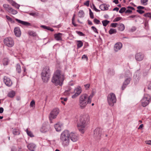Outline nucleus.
<instances>
[{
  "label": "nucleus",
  "mask_w": 151,
  "mask_h": 151,
  "mask_svg": "<svg viewBox=\"0 0 151 151\" xmlns=\"http://www.w3.org/2000/svg\"><path fill=\"white\" fill-rule=\"evenodd\" d=\"M132 12V11L129 9H127L126 10V11L125 12L126 13H131Z\"/></svg>",
  "instance_id": "61"
},
{
  "label": "nucleus",
  "mask_w": 151,
  "mask_h": 151,
  "mask_svg": "<svg viewBox=\"0 0 151 151\" xmlns=\"http://www.w3.org/2000/svg\"><path fill=\"white\" fill-rule=\"evenodd\" d=\"M30 15L32 16H37L38 15V14H36L35 13L32 12L30 13Z\"/></svg>",
  "instance_id": "53"
},
{
  "label": "nucleus",
  "mask_w": 151,
  "mask_h": 151,
  "mask_svg": "<svg viewBox=\"0 0 151 151\" xmlns=\"http://www.w3.org/2000/svg\"><path fill=\"white\" fill-rule=\"evenodd\" d=\"M133 77L134 81L137 83L140 78V73L138 70L135 73Z\"/></svg>",
  "instance_id": "12"
},
{
  "label": "nucleus",
  "mask_w": 151,
  "mask_h": 151,
  "mask_svg": "<svg viewBox=\"0 0 151 151\" xmlns=\"http://www.w3.org/2000/svg\"><path fill=\"white\" fill-rule=\"evenodd\" d=\"M89 14H90V17L91 18V19H93L94 18V16H93V13L92 12H91V13H89Z\"/></svg>",
  "instance_id": "59"
},
{
  "label": "nucleus",
  "mask_w": 151,
  "mask_h": 151,
  "mask_svg": "<svg viewBox=\"0 0 151 151\" xmlns=\"http://www.w3.org/2000/svg\"><path fill=\"white\" fill-rule=\"evenodd\" d=\"M78 15L80 18L83 17L84 16V12L82 10H80L78 13Z\"/></svg>",
  "instance_id": "30"
},
{
  "label": "nucleus",
  "mask_w": 151,
  "mask_h": 151,
  "mask_svg": "<svg viewBox=\"0 0 151 151\" xmlns=\"http://www.w3.org/2000/svg\"><path fill=\"white\" fill-rule=\"evenodd\" d=\"M59 112V109L57 108L53 109L51 111L49 116V118L50 120V122L51 123H52L51 120L55 118Z\"/></svg>",
  "instance_id": "9"
},
{
  "label": "nucleus",
  "mask_w": 151,
  "mask_h": 151,
  "mask_svg": "<svg viewBox=\"0 0 151 151\" xmlns=\"http://www.w3.org/2000/svg\"><path fill=\"white\" fill-rule=\"evenodd\" d=\"M35 103L34 100H32L30 103V106L31 107H32L35 105Z\"/></svg>",
  "instance_id": "46"
},
{
  "label": "nucleus",
  "mask_w": 151,
  "mask_h": 151,
  "mask_svg": "<svg viewBox=\"0 0 151 151\" xmlns=\"http://www.w3.org/2000/svg\"><path fill=\"white\" fill-rule=\"evenodd\" d=\"M62 34L59 33L54 35L55 40L57 41H60L62 40Z\"/></svg>",
  "instance_id": "20"
},
{
  "label": "nucleus",
  "mask_w": 151,
  "mask_h": 151,
  "mask_svg": "<svg viewBox=\"0 0 151 151\" xmlns=\"http://www.w3.org/2000/svg\"><path fill=\"white\" fill-rule=\"evenodd\" d=\"M93 22L96 24H99L100 23V21L96 18L93 19Z\"/></svg>",
  "instance_id": "43"
},
{
  "label": "nucleus",
  "mask_w": 151,
  "mask_h": 151,
  "mask_svg": "<svg viewBox=\"0 0 151 151\" xmlns=\"http://www.w3.org/2000/svg\"><path fill=\"white\" fill-rule=\"evenodd\" d=\"M69 136L71 140L73 142H76L78 139V134L76 133L71 132L69 133Z\"/></svg>",
  "instance_id": "11"
},
{
  "label": "nucleus",
  "mask_w": 151,
  "mask_h": 151,
  "mask_svg": "<svg viewBox=\"0 0 151 151\" xmlns=\"http://www.w3.org/2000/svg\"><path fill=\"white\" fill-rule=\"evenodd\" d=\"M15 95V93L14 91H11L9 92L8 94V96L10 98L14 97Z\"/></svg>",
  "instance_id": "32"
},
{
  "label": "nucleus",
  "mask_w": 151,
  "mask_h": 151,
  "mask_svg": "<svg viewBox=\"0 0 151 151\" xmlns=\"http://www.w3.org/2000/svg\"><path fill=\"white\" fill-rule=\"evenodd\" d=\"M89 121V116L88 114L81 115L80 116L77 125L78 129L81 133H84Z\"/></svg>",
  "instance_id": "1"
},
{
  "label": "nucleus",
  "mask_w": 151,
  "mask_h": 151,
  "mask_svg": "<svg viewBox=\"0 0 151 151\" xmlns=\"http://www.w3.org/2000/svg\"><path fill=\"white\" fill-rule=\"evenodd\" d=\"M6 18L9 21L11 22L12 23H14V21L9 16L6 15Z\"/></svg>",
  "instance_id": "39"
},
{
  "label": "nucleus",
  "mask_w": 151,
  "mask_h": 151,
  "mask_svg": "<svg viewBox=\"0 0 151 151\" xmlns=\"http://www.w3.org/2000/svg\"><path fill=\"white\" fill-rule=\"evenodd\" d=\"M86 89H87L90 86V85L89 84H87L84 85Z\"/></svg>",
  "instance_id": "63"
},
{
  "label": "nucleus",
  "mask_w": 151,
  "mask_h": 151,
  "mask_svg": "<svg viewBox=\"0 0 151 151\" xmlns=\"http://www.w3.org/2000/svg\"><path fill=\"white\" fill-rule=\"evenodd\" d=\"M28 33L30 36L35 37L37 36V34L36 32L32 31H29Z\"/></svg>",
  "instance_id": "26"
},
{
  "label": "nucleus",
  "mask_w": 151,
  "mask_h": 151,
  "mask_svg": "<svg viewBox=\"0 0 151 151\" xmlns=\"http://www.w3.org/2000/svg\"><path fill=\"white\" fill-rule=\"evenodd\" d=\"M91 29L95 33L98 34L99 32L96 28L94 26H92L91 27Z\"/></svg>",
  "instance_id": "42"
},
{
  "label": "nucleus",
  "mask_w": 151,
  "mask_h": 151,
  "mask_svg": "<svg viewBox=\"0 0 151 151\" xmlns=\"http://www.w3.org/2000/svg\"><path fill=\"white\" fill-rule=\"evenodd\" d=\"M28 149L31 151H34L36 146L35 144L33 143L29 144L27 146Z\"/></svg>",
  "instance_id": "21"
},
{
  "label": "nucleus",
  "mask_w": 151,
  "mask_h": 151,
  "mask_svg": "<svg viewBox=\"0 0 151 151\" xmlns=\"http://www.w3.org/2000/svg\"><path fill=\"white\" fill-rule=\"evenodd\" d=\"M102 22L103 26L104 27H106L107 25L109 23V21L105 20L102 21Z\"/></svg>",
  "instance_id": "36"
},
{
  "label": "nucleus",
  "mask_w": 151,
  "mask_h": 151,
  "mask_svg": "<svg viewBox=\"0 0 151 151\" xmlns=\"http://www.w3.org/2000/svg\"><path fill=\"white\" fill-rule=\"evenodd\" d=\"M12 133L14 135H19L20 134V131L17 128L12 129Z\"/></svg>",
  "instance_id": "24"
},
{
  "label": "nucleus",
  "mask_w": 151,
  "mask_h": 151,
  "mask_svg": "<svg viewBox=\"0 0 151 151\" xmlns=\"http://www.w3.org/2000/svg\"><path fill=\"white\" fill-rule=\"evenodd\" d=\"M4 82L6 85L9 87L12 86V82L10 79L6 76H4Z\"/></svg>",
  "instance_id": "14"
},
{
  "label": "nucleus",
  "mask_w": 151,
  "mask_h": 151,
  "mask_svg": "<svg viewBox=\"0 0 151 151\" xmlns=\"http://www.w3.org/2000/svg\"><path fill=\"white\" fill-rule=\"evenodd\" d=\"M137 9H143L145 8V7L141 6H139L137 7Z\"/></svg>",
  "instance_id": "58"
},
{
  "label": "nucleus",
  "mask_w": 151,
  "mask_h": 151,
  "mask_svg": "<svg viewBox=\"0 0 151 151\" xmlns=\"http://www.w3.org/2000/svg\"><path fill=\"white\" fill-rule=\"evenodd\" d=\"M150 100V97L148 94L145 95L143 98L141 100L142 106L145 107L147 105Z\"/></svg>",
  "instance_id": "8"
},
{
  "label": "nucleus",
  "mask_w": 151,
  "mask_h": 151,
  "mask_svg": "<svg viewBox=\"0 0 151 151\" xmlns=\"http://www.w3.org/2000/svg\"><path fill=\"white\" fill-rule=\"evenodd\" d=\"M14 32L16 36L19 37L21 35V32L19 27H15L14 29Z\"/></svg>",
  "instance_id": "18"
},
{
  "label": "nucleus",
  "mask_w": 151,
  "mask_h": 151,
  "mask_svg": "<svg viewBox=\"0 0 151 151\" xmlns=\"http://www.w3.org/2000/svg\"><path fill=\"white\" fill-rule=\"evenodd\" d=\"M122 19V17H117L116 18H115L114 19V21L115 22H118L120 20V19Z\"/></svg>",
  "instance_id": "50"
},
{
  "label": "nucleus",
  "mask_w": 151,
  "mask_h": 151,
  "mask_svg": "<svg viewBox=\"0 0 151 151\" xmlns=\"http://www.w3.org/2000/svg\"><path fill=\"white\" fill-rule=\"evenodd\" d=\"M131 78H128L125 80L122 86V90L124 89L127 85L129 84Z\"/></svg>",
  "instance_id": "19"
},
{
  "label": "nucleus",
  "mask_w": 151,
  "mask_h": 151,
  "mask_svg": "<svg viewBox=\"0 0 151 151\" xmlns=\"http://www.w3.org/2000/svg\"><path fill=\"white\" fill-rule=\"evenodd\" d=\"M93 9L95 11H96V12H98L99 11V10L97 9L96 8V7L94 4H93Z\"/></svg>",
  "instance_id": "56"
},
{
  "label": "nucleus",
  "mask_w": 151,
  "mask_h": 151,
  "mask_svg": "<svg viewBox=\"0 0 151 151\" xmlns=\"http://www.w3.org/2000/svg\"><path fill=\"white\" fill-rule=\"evenodd\" d=\"M50 128V126L49 125L43 126L42 127L41 130L43 132H45L47 131Z\"/></svg>",
  "instance_id": "25"
},
{
  "label": "nucleus",
  "mask_w": 151,
  "mask_h": 151,
  "mask_svg": "<svg viewBox=\"0 0 151 151\" xmlns=\"http://www.w3.org/2000/svg\"><path fill=\"white\" fill-rule=\"evenodd\" d=\"M110 72L109 73V74L111 75H113L114 74V72L113 70H110Z\"/></svg>",
  "instance_id": "57"
},
{
  "label": "nucleus",
  "mask_w": 151,
  "mask_h": 151,
  "mask_svg": "<svg viewBox=\"0 0 151 151\" xmlns=\"http://www.w3.org/2000/svg\"><path fill=\"white\" fill-rule=\"evenodd\" d=\"M41 27L42 28L44 29H47L48 30V29H49V27H48V26H45V25H41Z\"/></svg>",
  "instance_id": "48"
},
{
  "label": "nucleus",
  "mask_w": 151,
  "mask_h": 151,
  "mask_svg": "<svg viewBox=\"0 0 151 151\" xmlns=\"http://www.w3.org/2000/svg\"><path fill=\"white\" fill-rule=\"evenodd\" d=\"M9 8L10 9L8 11L9 12L13 14H15L17 13V11L13 9L11 7Z\"/></svg>",
  "instance_id": "29"
},
{
  "label": "nucleus",
  "mask_w": 151,
  "mask_h": 151,
  "mask_svg": "<svg viewBox=\"0 0 151 151\" xmlns=\"http://www.w3.org/2000/svg\"><path fill=\"white\" fill-rule=\"evenodd\" d=\"M15 20L19 23L20 24L24 26H31V24L28 22L22 21L17 18L15 19Z\"/></svg>",
  "instance_id": "16"
},
{
  "label": "nucleus",
  "mask_w": 151,
  "mask_h": 151,
  "mask_svg": "<svg viewBox=\"0 0 151 151\" xmlns=\"http://www.w3.org/2000/svg\"><path fill=\"white\" fill-rule=\"evenodd\" d=\"M144 57V55L141 52L138 53L135 55V58L136 60L139 61H140L142 60Z\"/></svg>",
  "instance_id": "13"
},
{
  "label": "nucleus",
  "mask_w": 151,
  "mask_h": 151,
  "mask_svg": "<svg viewBox=\"0 0 151 151\" xmlns=\"http://www.w3.org/2000/svg\"><path fill=\"white\" fill-rule=\"evenodd\" d=\"M109 5L106 4H101L99 6V8L103 11L106 10L108 9V7Z\"/></svg>",
  "instance_id": "22"
},
{
  "label": "nucleus",
  "mask_w": 151,
  "mask_h": 151,
  "mask_svg": "<svg viewBox=\"0 0 151 151\" xmlns=\"http://www.w3.org/2000/svg\"><path fill=\"white\" fill-rule=\"evenodd\" d=\"M79 95L78 94H76V93H74V94H73L72 96V98L73 99H75L77 97H78Z\"/></svg>",
  "instance_id": "47"
},
{
  "label": "nucleus",
  "mask_w": 151,
  "mask_h": 151,
  "mask_svg": "<svg viewBox=\"0 0 151 151\" xmlns=\"http://www.w3.org/2000/svg\"><path fill=\"white\" fill-rule=\"evenodd\" d=\"M4 109L2 107H0V113H2L4 111Z\"/></svg>",
  "instance_id": "64"
},
{
  "label": "nucleus",
  "mask_w": 151,
  "mask_h": 151,
  "mask_svg": "<svg viewBox=\"0 0 151 151\" xmlns=\"http://www.w3.org/2000/svg\"><path fill=\"white\" fill-rule=\"evenodd\" d=\"M101 151H109L108 150H107L106 148H102L101 149Z\"/></svg>",
  "instance_id": "62"
},
{
  "label": "nucleus",
  "mask_w": 151,
  "mask_h": 151,
  "mask_svg": "<svg viewBox=\"0 0 151 151\" xmlns=\"http://www.w3.org/2000/svg\"><path fill=\"white\" fill-rule=\"evenodd\" d=\"M145 142L147 144L151 145V140L146 141Z\"/></svg>",
  "instance_id": "55"
},
{
  "label": "nucleus",
  "mask_w": 151,
  "mask_h": 151,
  "mask_svg": "<svg viewBox=\"0 0 151 151\" xmlns=\"http://www.w3.org/2000/svg\"><path fill=\"white\" fill-rule=\"evenodd\" d=\"M10 3L13 6L15 7V8L18 9H19V8L20 6V5L17 4L15 2L11 0V1Z\"/></svg>",
  "instance_id": "28"
},
{
  "label": "nucleus",
  "mask_w": 151,
  "mask_h": 151,
  "mask_svg": "<svg viewBox=\"0 0 151 151\" xmlns=\"http://www.w3.org/2000/svg\"><path fill=\"white\" fill-rule=\"evenodd\" d=\"M4 44L8 47H11L14 44V42L13 39L11 37L6 38L4 41Z\"/></svg>",
  "instance_id": "10"
},
{
  "label": "nucleus",
  "mask_w": 151,
  "mask_h": 151,
  "mask_svg": "<svg viewBox=\"0 0 151 151\" xmlns=\"http://www.w3.org/2000/svg\"><path fill=\"white\" fill-rule=\"evenodd\" d=\"M77 46L78 48L81 47L83 45V43L81 41L78 40L77 41Z\"/></svg>",
  "instance_id": "34"
},
{
  "label": "nucleus",
  "mask_w": 151,
  "mask_h": 151,
  "mask_svg": "<svg viewBox=\"0 0 151 151\" xmlns=\"http://www.w3.org/2000/svg\"><path fill=\"white\" fill-rule=\"evenodd\" d=\"M118 28L119 30L120 31H123L125 29V26L123 24L121 23L119 25Z\"/></svg>",
  "instance_id": "27"
},
{
  "label": "nucleus",
  "mask_w": 151,
  "mask_h": 151,
  "mask_svg": "<svg viewBox=\"0 0 151 151\" xmlns=\"http://www.w3.org/2000/svg\"><path fill=\"white\" fill-rule=\"evenodd\" d=\"M148 1V0H141V3L142 4L145 6L147 5Z\"/></svg>",
  "instance_id": "38"
},
{
  "label": "nucleus",
  "mask_w": 151,
  "mask_h": 151,
  "mask_svg": "<svg viewBox=\"0 0 151 151\" xmlns=\"http://www.w3.org/2000/svg\"><path fill=\"white\" fill-rule=\"evenodd\" d=\"M60 141L64 147L67 146L69 143V131L65 130L62 132L60 136Z\"/></svg>",
  "instance_id": "4"
},
{
  "label": "nucleus",
  "mask_w": 151,
  "mask_h": 151,
  "mask_svg": "<svg viewBox=\"0 0 151 151\" xmlns=\"http://www.w3.org/2000/svg\"><path fill=\"white\" fill-rule=\"evenodd\" d=\"M122 47V44L121 43L119 42L115 44L114 46V50L117 52L120 50Z\"/></svg>",
  "instance_id": "17"
},
{
  "label": "nucleus",
  "mask_w": 151,
  "mask_h": 151,
  "mask_svg": "<svg viewBox=\"0 0 151 151\" xmlns=\"http://www.w3.org/2000/svg\"><path fill=\"white\" fill-rule=\"evenodd\" d=\"M101 129L99 128H96L94 131L93 136L94 139L97 141L101 139Z\"/></svg>",
  "instance_id": "7"
},
{
  "label": "nucleus",
  "mask_w": 151,
  "mask_h": 151,
  "mask_svg": "<svg viewBox=\"0 0 151 151\" xmlns=\"http://www.w3.org/2000/svg\"><path fill=\"white\" fill-rule=\"evenodd\" d=\"M3 7L6 9V10L8 11L11 7L7 4H5L3 5Z\"/></svg>",
  "instance_id": "37"
},
{
  "label": "nucleus",
  "mask_w": 151,
  "mask_h": 151,
  "mask_svg": "<svg viewBox=\"0 0 151 151\" xmlns=\"http://www.w3.org/2000/svg\"><path fill=\"white\" fill-rule=\"evenodd\" d=\"M82 58L83 59L85 58L86 60L87 61L88 60V59L87 56H86V55H84L82 56Z\"/></svg>",
  "instance_id": "54"
},
{
  "label": "nucleus",
  "mask_w": 151,
  "mask_h": 151,
  "mask_svg": "<svg viewBox=\"0 0 151 151\" xmlns=\"http://www.w3.org/2000/svg\"><path fill=\"white\" fill-rule=\"evenodd\" d=\"M93 96V94L88 96L86 93L82 94L79 98V105L81 109H83L88 104H90Z\"/></svg>",
  "instance_id": "2"
},
{
  "label": "nucleus",
  "mask_w": 151,
  "mask_h": 151,
  "mask_svg": "<svg viewBox=\"0 0 151 151\" xmlns=\"http://www.w3.org/2000/svg\"><path fill=\"white\" fill-rule=\"evenodd\" d=\"M41 76L42 79L44 82H47L48 81L50 76L49 68L48 67H45L43 68Z\"/></svg>",
  "instance_id": "5"
},
{
  "label": "nucleus",
  "mask_w": 151,
  "mask_h": 151,
  "mask_svg": "<svg viewBox=\"0 0 151 151\" xmlns=\"http://www.w3.org/2000/svg\"><path fill=\"white\" fill-rule=\"evenodd\" d=\"M71 89L70 88H69L68 90H66L65 92L64 93L65 94H67L68 93H69V92L70 91Z\"/></svg>",
  "instance_id": "60"
},
{
  "label": "nucleus",
  "mask_w": 151,
  "mask_h": 151,
  "mask_svg": "<svg viewBox=\"0 0 151 151\" xmlns=\"http://www.w3.org/2000/svg\"><path fill=\"white\" fill-rule=\"evenodd\" d=\"M144 16L146 17H149L151 18V13H147L145 14Z\"/></svg>",
  "instance_id": "44"
},
{
  "label": "nucleus",
  "mask_w": 151,
  "mask_h": 151,
  "mask_svg": "<svg viewBox=\"0 0 151 151\" xmlns=\"http://www.w3.org/2000/svg\"><path fill=\"white\" fill-rule=\"evenodd\" d=\"M76 33L80 36H84V35L81 32L78 31H76Z\"/></svg>",
  "instance_id": "45"
},
{
  "label": "nucleus",
  "mask_w": 151,
  "mask_h": 151,
  "mask_svg": "<svg viewBox=\"0 0 151 151\" xmlns=\"http://www.w3.org/2000/svg\"><path fill=\"white\" fill-rule=\"evenodd\" d=\"M82 90L81 88L79 86H78L76 88L74 91V93H76L79 95L82 92Z\"/></svg>",
  "instance_id": "23"
},
{
  "label": "nucleus",
  "mask_w": 151,
  "mask_h": 151,
  "mask_svg": "<svg viewBox=\"0 0 151 151\" xmlns=\"http://www.w3.org/2000/svg\"><path fill=\"white\" fill-rule=\"evenodd\" d=\"M16 71L19 73H20L21 72V69L20 64H17L16 66Z\"/></svg>",
  "instance_id": "31"
},
{
  "label": "nucleus",
  "mask_w": 151,
  "mask_h": 151,
  "mask_svg": "<svg viewBox=\"0 0 151 151\" xmlns=\"http://www.w3.org/2000/svg\"><path fill=\"white\" fill-rule=\"evenodd\" d=\"M109 33L110 35H112L113 34H115L116 33V29L111 28L109 31Z\"/></svg>",
  "instance_id": "33"
},
{
  "label": "nucleus",
  "mask_w": 151,
  "mask_h": 151,
  "mask_svg": "<svg viewBox=\"0 0 151 151\" xmlns=\"http://www.w3.org/2000/svg\"><path fill=\"white\" fill-rule=\"evenodd\" d=\"M9 60L7 58H4L3 61V64L4 65H7L8 64Z\"/></svg>",
  "instance_id": "35"
},
{
  "label": "nucleus",
  "mask_w": 151,
  "mask_h": 151,
  "mask_svg": "<svg viewBox=\"0 0 151 151\" xmlns=\"http://www.w3.org/2000/svg\"><path fill=\"white\" fill-rule=\"evenodd\" d=\"M26 132L27 135L30 137H34L32 133L31 132L29 131L27 129H26Z\"/></svg>",
  "instance_id": "40"
},
{
  "label": "nucleus",
  "mask_w": 151,
  "mask_h": 151,
  "mask_svg": "<svg viewBox=\"0 0 151 151\" xmlns=\"http://www.w3.org/2000/svg\"><path fill=\"white\" fill-rule=\"evenodd\" d=\"M63 126V124L62 123L58 122L55 124V128L57 132H59L61 130Z\"/></svg>",
  "instance_id": "15"
},
{
  "label": "nucleus",
  "mask_w": 151,
  "mask_h": 151,
  "mask_svg": "<svg viewBox=\"0 0 151 151\" xmlns=\"http://www.w3.org/2000/svg\"><path fill=\"white\" fill-rule=\"evenodd\" d=\"M84 5H86L87 6H88L89 5V1H87L84 4Z\"/></svg>",
  "instance_id": "51"
},
{
  "label": "nucleus",
  "mask_w": 151,
  "mask_h": 151,
  "mask_svg": "<svg viewBox=\"0 0 151 151\" xmlns=\"http://www.w3.org/2000/svg\"><path fill=\"white\" fill-rule=\"evenodd\" d=\"M126 10V9L124 7H123L120 10H119V12L120 13H122L124 12L125 11V10Z\"/></svg>",
  "instance_id": "41"
},
{
  "label": "nucleus",
  "mask_w": 151,
  "mask_h": 151,
  "mask_svg": "<svg viewBox=\"0 0 151 151\" xmlns=\"http://www.w3.org/2000/svg\"><path fill=\"white\" fill-rule=\"evenodd\" d=\"M107 99L109 104L111 106H113L116 101V95L113 93H111L108 95Z\"/></svg>",
  "instance_id": "6"
},
{
  "label": "nucleus",
  "mask_w": 151,
  "mask_h": 151,
  "mask_svg": "<svg viewBox=\"0 0 151 151\" xmlns=\"http://www.w3.org/2000/svg\"><path fill=\"white\" fill-rule=\"evenodd\" d=\"M64 75L61 74L60 71L57 70L55 73L52 77L51 81L56 86H62L63 82L64 80Z\"/></svg>",
  "instance_id": "3"
},
{
  "label": "nucleus",
  "mask_w": 151,
  "mask_h": 151,
  "mask_svg": "<svg viewBox=\"0 0 151 151\" xmlns=\"http://www.w3.org/2000/svg\"><path fill=\"white\" fill-rule=\"evenodd\" d=\"M137 12H138L140 14H142L144 12V11L140 9H138L137 10Z\"/></svg>",
  "instance_id": "49"
},
{
  "label": "nucleus",
  "mask_w": 151,
  "mask_h": 151,
  "mask_svg": "<svg viewBox=\"0 0 151 151\" xmlns=\"http://www.w3.org/2000/svg\"><path fill=\"white\" fill-rule=\"evenodd\" d=\"M117 24L116 23H112L111 24V26L113 27H116Z\"/></svg>",
  "instance_id": "52"
}]
</instances>
